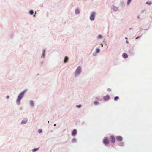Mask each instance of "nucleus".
Returning <instances> with one entry per match:
<instances>
[{
	"instance_id": "1",
	"label": "nucleus",
	"mask_w": 152,
	"mask_h": 152,
	"mask_svg": "<svg viewBox=\"0 0 152 152\" xmlns=\"http://www.w3.org/2000/svg\"><path fill=\"white\" fill-rule=\"evenodd\" d=\"M24 92L25 91L22 92L18 95L16 100L17 103L18 105L20 104V100L23 97Z\"/></svg>"
},
{
	"instance_id": "2",
	"label": "nucleus",
	"mask_w": 152,
	"mask_h": 152,
	"mask_svg": "<svg viewBox=\"0 0 152 152\" xmlns=\"http://www.w3.org/2000/svg\"><path fill=\"white\" fill-rule=\"evenodd\" d=\"M95 13L94 12L92 13L90 17V19L91 20H94L95 18Z\"/></svg>"
},
{
	"instance_id": "3",
	"label": "nucleus",
	"mask_w": 152,
	"mask_h": 152,
	"mask_svg": "<svg viewBox=\"0 0 152 152\" xmlns=\"http://www.w3.org/2000/svg\"><path fill=\"white\" fill-rule=\"evenodd\" d=\"M81 68L80 67H78L76 71V73L77 75L79 74L81 72Z\"/></svg>"
},
{
	"instance_id": "4",
	"label": "nucleus",
	"mask_w": 152,
	"mask_h": 152,
	"mask_svg": "<svg viewBox=\"0 0 152 152\" xmlns=\"http://www.w3.org/2000/svg\"><path fill=\"white\" fill-rule=\"evenodd\" d=\"M103 142L105 145H107L109 143V141L107 138H105L104 139Z\"/></svg>"
},
{
	"instance_id": "5",
	"label": "nucleus",
	"mask_w": 152,
	"mask_h": 152,
	"mask_svg": "<svg viewBox=\"0 0 152 152\" xmlns=\"http://www.w3.org/2000/svg\"><path fill=\"white\" fill-rule=\"evenodd\" d=\"M116 139L118 141L120 142L122 140V138L121 137L119 136L116 137Z\"/></svg>"
},
{
	"instance_id": "6",
	"label": "nucleus",
	"mask_w": 152,
	"mask_h": 152,
	"mask_svg": "<svg viewBox=\"0 0 152 152\" xmlns=\"http://www.w3.org/2000/svg\"><path fill=\"white\" fill-rule=\"evenodd\" d=\"M77 134V130L76 129H74L72 133V135L73 136H75Z\"/></svg>"
},
{
	"instance_id": "7",
	"label": "nucleus",
	"mask_w": 152,
	"mask_h": 152,
	"mask_svg": "<svg viewBox=\"0 0 152 152\" xmlns=\"http://www.w3.org/2000/svg\"><path fill=\"white\" fill-rule=\"evenodd\" d=\"M110 139L112 143L114 142V137L113 136H111Z\"/></svg>"
},
{
	"instance_id": "8",
	"label": "nucleus",
	"mask_w": 152,
	"mask_h": 152,
	"mask_svg": "<svg viewBox=\"0 0 152 152\" xmlns=\"http://www.w3.org/2000/svg\"><path fill=\"white\" fill-rule=\"evenodd\" d=\"M109 98H110L109 96V95H108L104 96L103 97L104 99L105 100H107L109 99Z\"/></svg>"
},
{
	"instance_id": "9",
	"label": "nucleus",
	"mask_w": 152,
	"mask_h": 152,
	"mask_svg": "<svg viewBox=\"0 0 152 152\" xmlns=\"http://www.w3.org/2000/svg\"><path fill=\"white\" fill-rule=\"evenodd\" d=\"M122 57L123 58H126L128 57V56L126 53H124L122 55Z\"/></svg>"
},
{
	"instance_id": "10",
	"label": "nucleus",
	"mask_w": 152,
	"mask_h": 152,
	"mask_svg": "<svg viewBox=\"0 0 152 152\" xmlns=\"http://www.w3.org/2000/svg\"><path fill=\"white\" fill-rule=\"evenodd\" d=\"M27 119L25 118L21 122V123L22 124H26L27 121Z\"/></svg>"
},
{
	"instance_id": "11",
	"label": "nucleus",
	"mask_w": 152,
	"mask_h": 152,
	"mask_svg": "<svg viewBox=\"0 0 152 152\" xmlns=\"http://www.w3.org/2000/svg\"><path fill=\"white\" fill-rule=\"evenodd\" d=\"M30 104L31 106L33 107L34 106V101L33 100H31L30 101Z\"/></svg>"
},
{
	"instance_id": "12",
	"label": "nucleus",
	"mask_w": 152,
	"mask_h": 152,
	"mask_svg": "<svg viewBox=\"0 0 152 152\" xmlns=\"http://www.w3.org/2000/svg\"><path fill=\"white\" fill-rule=\"evenodd\" d=\"M68 58L67 57H66L65 58L64 60V63H66L68 61Z\"/></svg>"
},
{
	"instance_id": "13",
	"label": "nucleus",
	"mask_w": 152,
	"mask_h": 152,
	"mask_svg": "<svg viewBox=\"0 0 152 152\" xmlns=\"http://www.w3.org/2000/svg\"><path fill=\"white\" fill-rule=\"evenodd\" d=\"M75 13L77 14H78L79 13V11L78 9H76L75 10Z\"/></svg>"
},
{
	"instance_id": "14",
	"label": "nucleus",
	"mask_w": 152,
	"mask_h": 152,
	"mask_svg": "<svg viewBox=\"0 0 152 152\" xmlns=\"http://www.w3.org/2000/svg\"><path fill=\"white\" fill-rule=\"evenodd\" d=\"M152 2L151 1H148L146 2V4H148L149 5H150L152 4Z\"/></svg>"
},
{
	"instance_id": "15",
	"label": "nucleus",
	"mask_w": 152,
	"mask_h": 152,
	"mask_svg": "<svg viewBox=\"0 0 152 152\" xmlns=\"http://www.w3.org/2000/svg\"><path fill=\"white\" fill-rule=\"evenodd\" d=\"M39 149V148H36V149H33L32 150V151L33 152H35L36 151H37Z\"/></svg>"
},
{
	"instance_id": "16",
	"label": "nucleus",
	"mask_w": 152,
	"mask_h": 152,
	"mask_svg": "<svg viewBox=\"0 0 152 152\" xmlns=\"http://www.w3.org/2000/svg\"><path fill=\"white\" fill-rule=\"evenodd\" d=\"M29 13L31 14V15H33L34 13V12L33 10H30V11H29Z\"/></svg>"
},
{
	"instance_id": "17",
	"label": "nucleus",
	"mask_w": 152,
	"mask_h": 152,
	"mask_svg": "<svg viewBox=\"0 0 152 152\" xmlns=\"http://www.w3.org/2000/svg\"><path fill=\"white\" fill-rule=\"evenodd\" d=\"M38 132L39 133H41L42 132V129H39L38 130Z\"/></svg>"
},
{
	"instance_id": "18",
	"label": "nucleus",
	"mask_w": 152,
	"mask_h": 152,
	"mask_svg": "<svg viewBox=\"0 0 152 152\" xmlns=\"http://www.w3.org/2000/svg\"><path fill=\"white\" fill-rule=\"evenodd\" d=\"M94 103L96 105L99 103V102L97 101H95L94 102Z\"/></svg>"
},
{
	"instance_id": "19",
	"label": "nucleus",
	"mask_w": 152,
	"mask_h": 152,
	"mask_svg": "<svg viewBox=\"0 0 152 152\" xmlns=\"http://www.w3.org/2000/svg\"><path fill=\"white\" fill-rule=\"evenodd\" d=\"M98 38L101 39L102 38V36L101 35H99L98 37Z\"/></svg>"
},
{
	"instance_id": "20",
	"label": "nucleus",
	"mask_w": 152,
	"mask_h": 152,
	"mask_svg": "<svg viewBox=\"0 0 152 152\" xmlns=\"http://www.w3.org/2000/svg\"><path fill=\"white\" fill-rule=\"evenodd\" d=\"M131 1H132V0H128V1H127V3L128 5H129L130 4V3L131 2Z\"/></svg>"
},
{
	"instance_id": "21",
	"label": "nucleus",
	"mask_w": 152,
	"mask_h": 152,
	"mask_svg": "<svg viewBox=\"0 0 152 152\" xmlns=\"http://www.w3.org/2000/svg\"><path fill=\"white\" fill-rule=\"evenodd\" d=\"M119 99V97L118 96H116L115 97V100H117Z\"/></svg>"
},
{
	"instance_id": "22",
	"label": "nucleus",
	"mask_w": 152,
	"mask_h": 152,
	"mask_svg": "<svg viewBox=\"0 0 152 152\" xmlns=\"http://www.w3.org/2000/svg\"><path fill=\"white\" fill-rule=\"evenodd\" d=\"M96 51L97 53H98L99 52V50L98 48H97L96 49Z\"/></svg>"
},
{
	"instance_id": "23",
	"label": "nucleus",
	"mask_w": 152,
	"mask_h": 152,
	"mask_svg": "<svg viewBox=\"0 0 152 152\" xmlns=\"http://www.w3.org/2000/svg\"><path fill=\"white\" fill-rule=\"evenodd\" d=\"M76 140L75 139V138H73V139L72 140V142H75L76 141Z\"/></svg>"
},
{
	"instance_id": "24",
	"label": "nucleus",
	"mask_w": 152,
	"mask_h": 152,
	"mask_svg": "<svg viewBox=\"0 0 152 152\" xmlns=\"http://www.w3.org/2000/svg\"><path fill=\"white\" fill-rule=\"evenodd\" d=\"M81 105L80 104L79 105H76V107H77V108H79L80 107Z\"/></svg>"
},
{
	"instance_id": "25",
	"label": "nucleus",
	"mask_w": 152,
	"mask_h": 152,
	"mask_svg": "<svg viewBox=\"0 0 152 152\" xmlns=\"http://www.w3.org/2000/svg\"><path fill=\"white\" fill-rule=\"evenodd\" d=\"M140 37H141L140 36H138V37H137L136 38V39H138L139 38H140Z\"/></svg>"
},
{
	"instance_id": "26",
	"label": "nucleus",
	"mask_w": 152,
	"mask_h": 152,
	"mask_svg": "<svg viewBox=\"0 0 152 152\" xmlns=\"http://www.w3.org/2000/svg\"><path fill=\"white\" fill-rule=\"evenodd\" d=\"M107 90L109 91H111V89H110V88L108 89Z\"/></svg>"
},
{
	"instance_id": "27",
	"label": "nucleus",
	"mask_w": 152,
	"mask_h": 152,
	"mask_svg": "<svg viewBox=\"0 0 152 152\" xmlns=\"http://www.w3.org/2000/svg\"><path fill=\"white\" fill-rule=\"evenodd\" d=\"M9 98V96H7V98L8 99Z\"/></svg>"
},
{
	"instance_id": "28",
	"label": "nucleus",
	"mask_w": 152,
	"mask_h": 152,
	"mask_svg": "<svg viewBox=\"0 0 152 152\" xmlns=\"http://www.w3.org/2000/svg\"><path fill=\"white\" fill-rule=\"evenodd\" d=\"M100 45H101V46L102 47H103V45L102 44H101Z\"/></svg>"
},
{
	"instance_id": "29",
	"label": "nucleus",
	"mask_w": 152,
	"mask_h": 152,
	"mask_svg": "<svg viewBox=\"0 0 152 152\" xmlns=\"http://www.w3.org/2000/svg\"><path fill=\"white\" fill-rule=\"evenodd\" d=\"M126 43H129V42H128V41H126Z\"/></svg>"
},
{
	"instance_id": "30",
	"label": "nucleus",
	"mask_w": 152,
	"mask_h": 152,
	"mask_svg": "<svg viewBox=\"0 0 152 152\" xmlns=\"http://www.w3.org/2000/svg\"><path fill=\"white\" fill-rule=\"evenodd\" d=\"M125 39H127V37H125Z\"/></svg>"
},
{
	"instance_id": "31",
	"label": "nucleus",
	"mask_w": 152,
	"mask_h": 152,
	"mask_svg": "<svg viewBox=\"0 0 152 152\" xmlns=\"http://www.w3.org/2000/svg\"><path fill=\"white\" fill-rule=\"evenodd\" d=\"M138 18H139V16H138Z\"/></svg>"
}]
</instances>
